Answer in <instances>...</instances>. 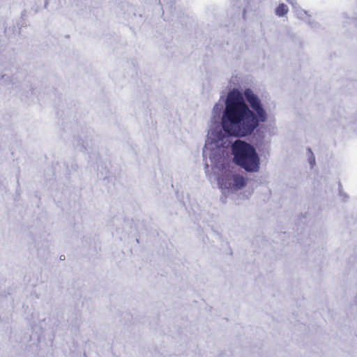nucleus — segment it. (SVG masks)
<instances>
[{
  "mask_svg": "<svg viewBox=\"0 0 357 357\" xmlns=\"http://www.w3.org/2000/svg\"><path fill=\"white\" fill-rule=\"evenodd\" d=\"M245 13H246V10H245L243 11V17H244V18H245Z\"/></svg>",
  "mask_w": 357,
  "mask_h": 357,
  "instance_id": "423d86ee",
  "label": "nucleus"
},
{
  "mask_svg": "<svg viewBox=\"0 0 357 357\" xmlns=\"http://www.w3.org/2000/svg\"><path fill=\"white\" fill-rule=\"evenodd\" d=\"M234 162L249 172H256L259 169L260 160L255 149L250 144L237 140L232 146Z\"/></svg>",
  "mask_w": 357,
  "mask_h": 357,
  "instance_id": "f03ea898",
  "label": "nucleus"
},
{
  "mask_svg": "<svg viewBox=\"0 0 357 357\" xmlns=\"http://www.w3.org/2000/svg\"><path fill=\"white\" fill-rule=\"evenodd\" d=\"M288 11V7L284 3H280L275 9V14L279 17H282L285 15Z\"/></svg>",
  "mask_w": 357,
  "mask_h": 357,
  "instance_id": "39448f33",
  "label": "nucleus"
},
{
  "mask_svg": "<svg viewBox=\"0 0 357 357\" xmlns=\"http://www.w3.org/2000/svg\"><path fill=\"white\" fill-rule=\"evenodd\" d=\"M244 96L256 114L250 109L241 92L231 91L227 96L222 117V129L229 136L243 137L250 135L259 122L267 120V113L258 96L250 89L244 91Z\"/></svg>",
  "mask_w": 357,
  "mask_h": 357,
  "instance_id": "f257e3e1",
  "label": "nucleus"
},
{
  "mask_svg": "<svg viewBox=\"0 0 357 357\" xmlns=\"http://www.w3.org/2000/svg\"><path fill=\"white\" fill-rule=\"evenodd\" d=\"M231 178L233 181L232 190L241 189L243 187H245L246 185V181H245V178L241 175L232 174Z\"/></svg>",
  "mask_w": 357,
  "mask_h": 357,
  "instance_id": "20e7f679",
  "label": "nucleus"
},
{
  "mask_svg": "<svg viewBox=\"0 0 357 357\" xmlns=\"http://www.w3.org/2000/svg\"><path fill=\"white\" fill-rule=\"evenodd\" d=\"M232 173L225 171L219 178L218 184L221 189L232 190Z\"/></svg>",
  "mask_w": 357,
  "mask_h": 357,
  "instance_id": "7ed1b4c3",
  "label": "nucleus"
}]
</instances>
